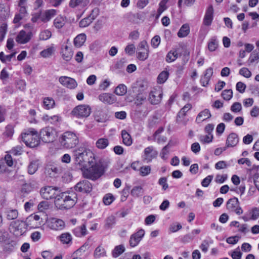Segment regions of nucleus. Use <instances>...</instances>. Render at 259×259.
<instances>
[{"label":"nucleus","instance_id":"4468645a","mask_svg":"<svg viewBox=\"0 0 259 259\" xmlns=\"http://www.w3.org/2000/svg\"><path fill=\"white\" fill-rule=\"evenodd\" d=\"M58 189L52 186H45L40 190V194L42 197L46 199H50L55 198L57 195L56 193Z\"/></svg>","mask_w":259,"mask_h":259},{"label":"nucleus","instance_id":"774afa93","mask_svg":"<svg viewBox=\"0 0 259 259\" xmlns=\"http://www.w3.org/2000/svg\"><path fill=\"white\" fill-rule=\"evenodd\" d=\"M47 172L51 175V177H54L55 174L59 173V169L55 166H51L48 167L47 170Z\"/></svg>","mask_w":259,"mask_h":259},{"label":"nucleus","instance_id":"dca6fc26","mask_svg":"<svg viewBox=\"0 0 259 259\" xmlns=\"http://www.w3.org/2000/svg\"><path fill=\"white\" fill-rule=\"evenodd\" d=\"M32 36V32H26L25 30H21L17 35L15 40L18 44H25L31 40Z\"/></svg>","mask_w":259,"mask_h":259},{"label":"nucleus","instance_id":"a211bd4d","mask_svg":"<svg viewBox=\"0 0 259 259\" xmlns=\"http://www.w3.org/2000/svg\"><path fill=\"white\" fill-rule=\"evenodd\" d=\"M145 235L143 229L138 230L136 233L132 234L130 239L129 243L131 247H134L138 245Z\"/></svg>","mask_w":259,"mask_h":259},{"label":"nucleus","instance_id":"4c0bfd02","mask_svg":"<svg viewBox=\"0 0 259 259\" xmlns=\"http://www.w3.org/2000/svg\"><path fill=\"white\" fill-rule=\"evenodd\" d=\"M55 101L52 98L46 97L43 100V107L46 109L49 110L54 107Z\"/></svg>","mask_w":259,"mask_h":259},{"label":"nucleus","instance_id":"603ef678","mask_svg":"<svg viewBox=\"0 0 259 259\" xmlns=\"http://www.w3.org/2000/svg\"><path fill=\"white\" fill-rule=\"evenodd\" d=\"M93 18L91 16L82 19L79 22V26L80 27L88 26L93 22Z\"/></svg>","mask_w":259,"mask_h":259},{"label":"nucleus","instance_id":"cd10ccee","mask_svg":"<svg viewBox=\"0 0 259 259\" xmlns=\"http://www.w3.org/2000/svg\"><path fill=\"white\" fill-rule=\"evenodd\" d=\"M239 142L238 135L235 133L230 134L226 140V147H230L235 146Z\"/></svg>","mask_w":259,"mask_h":259},{"label":"nucleus","instance_id":"f03ea898","mask_svg":"<svg viewBox=\"0 0 259 259\" xmlns=\"http://www.w3.org/2000/svg\"><path fill=\"white\" fill-rule=\"evenodd\" d=\"M77 200V195L75 193L64 192L56 196L54 202L59 209H69L75 205Z\"/></svg>","mask_w":259,"mask_h":259},{"label":"nucleus","instance_id":"c85d7f7f","mask_svg":"<svg viewBox=\"0 0 259 259\" xmlns=\"http://www.w3.org/2000/svg\"><path fill=\"white\" fill-rule=\"evenodd\" d=\"M42 120L46 123L57 124L61 121V117L58 115L53 116H49L44 115L42 117Z\"/></svg>","mask_w":259,"mask_h":259},{"label":"nucleus","instance_id":"7ed1b4c3","mask_svg":"<svg viewBox=\"0 0 259 259\" xmlns=\"http://www.w3.org/2000/svg\"><path fill=\"white\" fill-rule=\"evenodd\" d=\"M88 163L89 167L83 171L84 177L92 180H96L102 175L103 174V167L100 163L97 162L95 157H91V159H89Z\"/></svg>","mask_w":259,"mask_h":259},{"label":"nucleus","instance_id":"0eeeda50","mask_svg":"<svg viewBox=\"0 0 259 259\" xmlns=\"http://www.w3.org/2000/svg\"><path fill=\"white\" fill-rule=\"evenodd\" d=\"M10 230L15 236H20L27 230L26 223L19 220L12 222L10 224Z\"/></svg>","mask_w":259,"mask_h":259},{"label":"nucleus","instance_id":"aec40b11","mask_svg":"<svg viewBox=\"0 0 259 259\" xmlns=\"http://www.w3.org/2000/svg\"><path fill=\"white\" fill-rule=\"evenodd\" d=\"M99 100L105 104L111 105L115 103L117 99L113 94L108 93H104L98 97Z\"/></svg>","mask_w":259,"mask_h":259},{"label":"nucleus","instance_id":"393cba45","mask_svg":"<svg viewBox=\"0 0 259 259\" xmlns=\"http://www.w3.org/2000/svg\"><path fill=\"white\" fill-rule=\"evenodd\" d=\"M6 218L8 221L17 219L19 215L18 210L16 208L11 207L7 208L4 212Z\"/></svg>","mask_w":259,"mask_h":259},{"label":"nucleus","instance_id":"39448f33","mask_svg":"<svg viewBox=\"0 0 259 259\" xmlns=\"http://www.w3.org/2000/svg\"><path fill=\"white\" fill-rule=\"evenodd\" d=\"M73 156L76 163L82 165L87 160L91 159V157H94L93 153L85 147H80L73 151Z\"/></svg>","mask_w":259,"mask_h":259},{"label":"nucleus","instance_id":"f8f14e48","mask_svg":"<svg viewBox=\"0 0 259 259\" xmlns=\"http://www.w3.org/2000/svg\"><path fill=\"white\" fill-rule=\"evenodd\" d=\"M158 155L157 151L152 146L145 148L142 155V160L145 163H149Z\"/></svg>","mask_w":259,"mask_h":259},{"label":"nucleus","instance_id":"423d86ee","mask_svg":"<svg viewBox=\"0 0 259 259\" xmlns=\"http://www.w3.org/2000/svg\"><path fill=\"white\" fill-rule=\"evenodd\" d=\"M61 145L67 149L74 147L78 143V138L77 135L71 132H65L60 138Z\"/></svg>","mask_w":259,"mask_h":259},{"label":"nucleus","instance_id":"09e8293b","mask_svg":"<svg viewBox=\"0 0 259 259\" xmlns=\"http://www.w3.org/2000/svg\"><path fill=\"white\" fill-rule=\"evenodd\" d=\"M52 36V32L48 29H45L40 32L39 39L41 40H46Z\"/></svg>","mask_w":259,"mask_h":259},{"label":"nucleus","instance_id":"13d9d810","mask_svg":"<svg viewBox=\"0 0 259 259\" xmlns=\"http://www.w3.org/2000/svg\"><path fill=\"white\" fill-rule=\"evenodd\" d=\"M115 224V218L113 216H110L106 220L105 227L107 229H110Z\"/></svg>","mask_w":259,"mask_h":259},{"label":"nucleus","instance_id":"864d4df0","mask_svg":"<svg viewBox=\"0 0 259 259\" xmlns=\"http://www.w3.org/2000/svg\"><path fill=\"white\" fill-rule=\"evenodd\" d=\"M149 56V50H140L137 53V58L141 61L146 60Z\"/></svg>","mask_w":259,"mask_h":259},{"label":"nucleus","instance_id":"7c9ffc66","mask_svg":"<svg viewBox=\"0 0 259 259\" xmlns=\"http://www.w3.org/2000/svg\"><path fill=\"white\" fill-rule=\"evenodd\" d=\"M56 48L54 45L52 44L40 52V55L45 58H50L54 54Z\"/></svg>","mask_w":259,"mask_h":259},{"label":"nucleus","instance_id":"6e6552de","mask_svg":"<svg viewBox=\"0 0 259 259\" xmlns=\"http://www.w3.org/2000/svg\"><path fill=\"white\" fill-rule=\"evenodd\" d=\"M40 138L46 143L54 141L57 137V132L52 127L47 126L42 128L39 132Z\"/></svg>","mask_w":259,"mask_h":259},{"label":"nucleus","instance_id":"c756f323","mask_svg":"<svg viewBox=\"0 0 259 259\" xmlns=\"http://www.w3.org/2000/svg\"><path fill=\"white\" fill-rule=\"evenodd\" d=\"M73 234L78 237H82L88 234V230L85 224H82L75 228L73 231Z\"/></svg>","mask_w":259,"mask_h":259},{"label":"nucleus","instance_id":"ddd939ff","mask_svg":"<svg viewBox=\"0 0 259 259\" xmlns=\"http://www.w3.org/2000/svg\"><path fill=\"white\" fill-rule=\"evenodd\" d=\"M46 224L48 228L53 230H61L65 227V223L61 219L51 218L46 221Z\"/></svg>","mask_w":259,"mask_h":259},{"label":"nucleus","instance_id":"6ab92c4d","mask_svg":"<svg viewBox=\"0 0 259 259\" xmlns=\"http://www.w3.org/2000/svg\"><path fill=\"white\" fill-rule=\"evenodd\" d=\"M40 13V21L44 23L49 22L57 14V11L55 9H49L45 10Z\"/></svg>","mask_w":259,"mask_h":259},{"label":"nucleus","instance_id":"5fc2aeb1","mask_svg":"<svg viewBox=\"0 0 259 259\" xmlns=\"http://www.w3.org/2000/svg\"><path fill=\"white\" fill-rule=\"evenodd\" d=\"M7 24L3 23L0 25V41L4 40L7 32Z\"/></svg>","mask_w":259,"mask_h":259},{"label":"nucleus","instance_id":"6e6d98bb","mask_svg":"<svg viewBox=\"0 0 259 259\" xmlns=\"http://www.w3.org/2000/svg\"><path fill=\"white\" fill-rule=\"evenodd\" d=\"M89 249V245L88 244H84L79 248L76 250L74 254L76 256H79L82 255L88 249Z\"/></svg>","mask_w":259,"mask_h":259},{"label":"nucleus","instance_id":"5701e85b","mask_svg":"<svg viewBox=\"0 0 259 259\" xmlns=\"http://www.w3.org/2000/svg\"><path fill=\"white\" fill-rule=\"evenodd\" d=\"M211 117V114L210 110L208 109H205L198 114L195 119V122L200 124L209 119Z\"/></svg>","mask_w":259,"mask_h":259},{"label":"nucleus","instance_id":"338daca9","mask_svg":"<svg viewBox=\"0 0 259 259\" xmlns=\"http://www.w3.org/2000/svg\"><path fill=\"white\" fill-rule=\"evenodd\" d=\"M167 180L165 177L160 178L158 180V184L162 186V190H166L168 188Z\"/></svg>","mask_w":259,"mask_h":259},{"label":"nucleus","instance_id":"a19ab883","mask_svg":"<svg viewBox=\"0 0 259 259\" xmlns=\"http://www.w3.org/2000/svg\"><path fill=\"white\" fill-rule=\"evenodd\" d=\"M94 255L96 258L105 256L106 255V250L103 246L100 245L95 249Z\"/></svg>","mask_w":259,"mask_h":259},{"label":"nucleus","instance_id":"e433bc0d","mask_svg":"<svg viewBox=\"0 0 259 259\" xmlns=\"http://www.w3.org/2000/svg\"><path fill=\"white\" fill-rule=\"evenodd\" d=\"M66 23V19L62 16H57L54 20V26L57 29L61 28Z\"/></svg>","mask_w":259,"mask_h":259},{"label":"nucleus","instance_id":"f3484780","mask_svg":"<svg viewBox=\"0 0 259 259\" xmlns=\"http://www.w3.org/2000/svg\"><path fill=\"white\" fill-rule=\"evenodd\" d=\"M59 81L63 86L71 90L77 86V83L74 78L66 76L59 77Z\"/></svg>","mask_w":259,"mask_h":259},{"label":"nucleus","instance_id":"2f4dec72","mask_svg":"<svg viewBox=\"0 0 259 259\" xmlns=\"http://www.w3.org/2000/svg\"><path fill=\"white\" fill-rule=\"evenodd\" d=\"M86 40V35L84 33H81L77 35L74 39V45L77 48L81 47Z\"/></svg>","mask_w":259,"mask_h":259},{"label":"nucleus","instance_id":"412c9836","mask_svg":"<svg viewBox=\"0 0 259 259\" xmlns=\"http://www.w3.org/2000/svg\"><path fill=\"white\" fill-rule=\"evenodd\" d=\"M259 218V208L253 207L248 210L247 213H246L241 218L244 222H248L250 220H256Z\"/></svg>","mask_w":259,"mask_h":259},{"label":"nucleus","instance_id":"79ce46f5","mask_svg":"<svg viewBox=\"0 0 259 259\" xmlns=\"http://www.w3.org/2000/svg\"><path fill=\"white\" fill-rule=\"evenodd\" d=\"M109 145V141L106 138H100L98 139L96 143V147L100 149L106 148Z\"/></svg>","mask_w":259,"mask_h":259},{"label":"nucleus","instance_id":"f704fd0d","mask_svg":"<svg viewBox=\"0 0 259 259\" xmlns=\"http://www.w3.org/2000/svg\"><path fill=\"white\" fill-rule=\"evenodd\" d=\"M39 166L38 160H33L30 162L28 166V172L30 175L34 174L37 170Z\"/></svg>","mask_w":259,"mask_h":259},{"label":"nucleus","instance_id":"2eb2a0df","mask_svg":"<svg viewBox=\"0 0 259 259\" xmlns=\"http://www.w3.org/2000/svg\"><path fill=\"white\" fill-rule=\"evenodd\" d=\"M74 189L77 192L88 193L91 192L92 185L89 181L84 180L77 183Z\"/></svg>","mask_w":259,"mask_h":259},{"label":"nucleus","instance_id":"de8ad7c7","mask_svg":"<svg viewBox=\"0 0 259 259\" xmlns=\"http://www.w3.org/2000/svg\"><path fill=\"white\" fill-rule=\"evenodd\" d=\"M169 76V72L167 70L162 71L157 77V82L159 83H163L167 79Z\"/></svg>","mask_w":259,"mask_h":259},{"label":"nucleus","instance_id":"c03bdc74","mask_svg":"<svg viewBox=\"0 0 259 259\" xmlns=\"http://www.w3.org/2000/svg\"><path fill=\"white\" fill-rule=\"evenodd\" d=\"M125 251V247L123 245H119L115 247L112 251V254L114 257H117Z\"/></svg>","mask_w":259,"mask_h":259},{"label":"nucleus","instance_id":"052dcab7","mask_svg":"<svg viewBox=\"0 0 259 259\" xmlns=\"http://www.w3.org/2000/svg\"><path fill=\"white\" fill-rule=\"evenodd\" d=\"M15 54H11L8 55H5L4 52L0 53V60L4 63L10 62L14 56Z\"/></svg>","mask_w":259,"mask_h":259},{"label":"nucleus","instance_id":"680f3d73","mask_svg":"<svg viewBox=\"0 0 259 259\" xmlns=\"http://www.w3.org/2000/svg\"><path fill=\"white\" fill-rule=\"evenodd\" d=\"M239 74L246 78H249L251 77L252 73L251 71L246 67H243L239 70Z\"/></svg>","mask_w":259,"mask_h":259},{"label":"nucleus","instance_id":"1a4fd4ad","mask_svg":"<svg viewBox=\"0 0 259 259\" xmlns=\"http://www.w3.org/2000/svg\"><path fill=\"white\" fill-rule=\"evenodd\" d=\"M91 107L88 105L81 104L76 106L71 111L73 116L78 118H86L91 113Z\"/></svg>","mask_w":259,"mask_h":259},{"label":"nucleus","instance_id":"4be33fe9","mask_svg":"<svg viewBox=\"0 0 259 259\" xmlns=\"http://www.w3.org/2000/svg\"><path fill=\"white\" fill-rule=\"evenodd\" d=\"M61 54L63 59L68 61L70 60L73 56V52L71 50L70 45L67 44L62 45Z\"/></svg>","mask_w":259,"mask_h":259},{"label":"nucleus","instance_id":"473e14b6","mask_svg":"<svg viewBox=\"0 0 259 259\" xmlns=\"http://www.w3.org/2000/svg\"><path fill=\"white\" fill-rule=\"evenodd\" d=\"M190 33V27L189 24H183L179 31L178 32V36L180 38L186 37Z\"/></svg>","mask_w":259,"mask_h":259},{"label":"nucleus","instance_id":"c9c22d12","mask_svg":"<svg viewBox=\"0 0 259 259\" xmlns=\"http://www.w3.org/2000/svg\"><path fill=\"white\" fill-rule=\"evenodd\" d=\"M121 136L123 144L127 146H131L133 143V140L131 135L125 130L121 132Z\"/></svg>","mask_w":259,"mask_h":259},{"label":"nucleus","instance_id":"72a5a7b5","mask_svg":"<svg viewBox=\"0 0 259 259\" xmlns=\"http://www.w3.org/2000/svg\"><path fill=\"white\" fill-rule=\"evenodd\" d=\"M219 46V41L217 37L214 36L211 38L207 43L208 49L210 52H213L215 51Z\"/></svg>","mask_w":259,"mask_h":259},{"label":"nucleus","instance_id":"bb28decb","mask_svg":"<svg viewBox=\"0 0 259 259\" xmlns=\"http://www.w3.org/2000/svg\"><path fill=\"white\" fill-rule=\"evenodd\" d=\"M89 0H70L69 6L72 8H83L89 4Z\"/></svg>","mask_w":259,"mask_h":259},{"label":"nucleus","instance_id":"69168bd1","mask_svg":"<svg viewBox=\"0 0 259 259\" xmlns=\"http://www.w3.org/2000/svg\"><path fill=\"white\" fill-rule=\"evenodd\" d=\"M49 203L47 201L40 202L37 206L38 210L40 212H43L49 208Z\"/></svg>","mask_w":259,"mask_h":259},{"label":"nucleus","instance_id":"49530a36","mask_svg":"<svg viewBox=\"0 0 259 259\" xmlns=\"http://www.w3.org/2000/svg\"><path fill=\"white\" fill-rule=\"evenodd\" d=\"M60 241L63 244H69L71 242L72 237L69 233H62L59 236Z\"/></svg>","mask_w":259,"mask_h":259},{"label":"nucleus","instance_id":"0e129e2a","mask_svg":"<svg viewBox=\"0 0 259 259\" xmlns=\"http://www.w3.org/2000/svg\"><path fill=\"white\" fill-rule=\"evenodd\" d=\"M135 50L136 48L134 45L129 44L125 48L124 52L126 54L131 56L135 53Z\"/></svg>","mask_w":259,"mask_h":259},{"label":"nucleus","instance_id":"8fccbe9b","mask_svg":"<svg viewBox=\"0 0 259 259\" xmlns=\"http://www.w3.org/2000/svg\"><path fill=\"white\" fill-rule=\"evenodd\" d=\"M0 12L4 16H9L10 15V6L8 4L2 3L0 4Z\"/></svg>","mask_w":259,"mask_h":259},{"label":"nucleus","instance_id":"20e7f679","mask_svg":"<svg viewBox=\"0 0 259 259\" xmlns=\"http://www.w3.org/2000/svg\"><path fill=\"white\" fill-rule=\"evenodd\" d=\"M21 138L22 141L28 147L34 148L39 144L38 133L34 128L26 130L21 134Z\"/></svg>","mask_w":259,"mask_h":259},{"label":"nucleus","instance_id":"ea45409f","mask_svg":"<svg viewBox=\"0 0 259 259\" xmlns=\"http://www.w3.org/2000/svg\"><path fill=\"white\" fill-rule=\"evenodd\" d=\"M144 193V190L142 187L136 186L134 187L131 191V194L134 197H139L141 196Z\"/></svg>","mask_w":259,"mask_h":259},{"label":"nucleus","instance_id":"9b49d317","mask_svg":"<svg viewBox=\"0 0 259 259\" xmlns=\"http://www.w3.org/2000/svg\"><path fill=\"white\" fill-rule=\"evenodd\" d=\"M226 207L228 210L234 212L237 215H240L243 212L238 199L236 197L229 199L226 204Z\"/></svg>","mask_w":259,"mask_h":259},{"label":"nucleus","instance_id":"b1692460","mask_svg":"<svg viewBox=\"0 0 259 259\" xmlns=\"http://www.w3.org/2000/svg\"><path fill=\"white\" fill-rule=\"evenodd\" d=\"M213 16V8L212 5H210L207 9L203 19V24L206 26L211 25Z\"/></svg>","mask_w":259,"mask_h":259},{"label":"nucleus","instance_id":"bf43d9fd","mask_svg":"<svg viewBox=\"0 0 259 259\" xmlns=\"http://www.w3.org/2000/svg\"><path fill=\"white\" fill-rule=\"evenodd\" d=\"M213 138L212 134L201 136L199 138V141L202 143H209L212 142Z\"/></svg>","mask_w":259,"mask_h":259},{"label":"nucleus","instance_id":"a18cd8bd","mask_svg":"<svg viewBox=\"0 0 259 259\" xmlns=\"http://www.w3.org/2000/svg\"><path fill=\"white\" fill-rule=\"evenodd\" d=\"M139 171L141 176L146 177L151 173V167L150 165H144L139 168Z\"/></svg>","mask_w":259,"mask_h":259},{"label":"nucleus","instance_id":"58836bf2","mask_svg":"<svg viewBox=\"0 0 259 259\" xmlns=\"http://www.w3.org/2000/svg\"><path fill=\"white\" fill-rule=\"evenodd\" d=\"M178 57V53L177 50L172 49L170 50L166 56V61L168 63L175 61Z\"/></svg>","mask_w":259,"mask_h":259},{"label":"nucleus","instance_id":"9d476101","mask_svg":"<svg viewBox=\"0 0 259 259\" xmlns=\"http://www.w3.org/2000/svg\"><path fill=\"white\" fill-rule=\"evenodd\" d=\"M163 92L159 86H156L152 88L149 93L148 101L152 105L159 104L162 98Z\"/></svg>","mask_w":259,"mask_h":259},{"label":"nucleus","instance_id":"a878e982","mask_svg":"<svg viewBox=\"0 0 259 259\" xmlns=\"http://www.w3.org/2000/svg\"><path fill=\"white\" fill-rule=\"evenodd\" d=\"M213 74V69L209 67L206 69L204 75L201 77L200 82L203 87L206 86L209 81V80Z\"/></svg>","mask_w":259,"mask_h":259},{"label":"nucleus","instance_id":"f257e3e1","mask_svg":"<svg viewBox=\"0 0 259 259\" xmlns=\"http://www.w3.org/2000/svg\"><path fill=\"white\" fill-rule=\"evenodd\" d=\"M148 89L147 83L143 80L138 81L132 87V92L135 94L133 97L131 93L126 96L125 100L127 102L134 104L136 106H141L146 102L147 93Z\"/></svg>","mask_w":259,"mask_h":259},{"label":"nucleus","instance_id":"e2e57ef3","mask_svg":"<svg viewBox=\"0 0 259 259\" xmlns=\"http://www.w3.org/2000/svg\"><path fill=\"white\" fill-rule=\"evenodd\" d=\"M222 96L224 100H230L233 96V91L232 90H225L222 94Z\"/></svg>","mask_w":259,"mask_h":259},{"label":"nucleus","instance_id":"3c124183","mask_svg":"<svg viewBox=\"0 0 259 259\" xmlns=\"http://www.w3.org/2000/svg\"><path fill=\"white\" fill-rule=\"evenodd\" d=\"M14 134V130L11 125H8L6 127V130L3 134L4 137L9 140L12 138Z\"/></svg>","mask_w":259,"mask_h":259},{"label":"nucleus","instance_id":"37998d69","mask_svg":"<svg viewBox=\"0 0 259 259\" xmlns=\"http://www.w3.org/2000/svg\"><path fill=\"white\" fill-rule=\"evenodd\" d=\"M127 89L125 84H120L115 88L114 93L118 96H123L127 93Z\"/></svg>","mask_w":259,"mask_h":259},{"label":"nucleus","instance_id":"4d7b16f0","mask_svg":"<svg viewBox=\"0 0 259 259\" xmlns=\"http://www.w3.org/2000/svg\"><path fill=\"white\" fill-rule=\"evenodd\" d=\"M182 228L181 225L178 223H175L171 224L168 228L169 233H175L181 229Z\"/></svg>","mask_w":259,"mask_h":259}]
</instances>
